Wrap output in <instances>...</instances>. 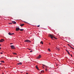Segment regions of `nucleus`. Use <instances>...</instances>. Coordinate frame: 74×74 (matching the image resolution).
Instances as JSON below:
<instances>
[{"mask_svg": "<svg viewBox=\"0 0 74 74\" xmlns=\"http://www.w3.org/2000/svg\"><path fill=\"white\" fill-rule=\"evenodd\" d=\"M12 23H13V24H16V22L15 21H12Z\"/></svg>", "mask_w": 74, "mask_h": 74, "instance_id": "8", "label": "nucleus"}, {"mask_svg": "<svg viewBox=\"0 0 74 74\" xmlns=\"http://www.w3.org/2000/svg\"><path fill=\"white\" fill-rule=\"evenodd\" d=\"M1 62L2 63H4V62L3 61H1Z\"/></svg>", "mask_w": 74, "mask_h": 74, "instance_id": "17", "label": "nucleus"}, {"mask_svg": "<svg viewBox=\"0 0 74 74\" xmlns=\"http://www.w3.org/2000/svg\"><path fill=\"white\" fill-rule=\"evenodd\" d=\"M10 47H11V48L12 49H15V47H14V45H11L10 46Z\"/></svg>", "mask_w": 74, "mask_h": 74, "instance_id": "3", "label": "nucleus"}, {"mask_svg": "<svg viewBox=\"0 0 74 74\" xmlns=\"http://www.w3.org/2000/svg\"><path fill=\"white\" fill-rule=\"evenodd\" d=\"M41 58V55H39L37 57V59H40Z\"/></svg>", "mask_w": 74, "mask_h": 74, "instance_id": "4", "label": "nucleus"}, {"mask_svg": "<svg viewBox=\"0 0 74 74\" xmlns=\"http://www.w3.org/2000/svg\"><path fill=\"white\" fill-rule=\"evenodd\" d=\"M14 33L12 34V35H14Z\"/></svg>", "mask_w": 74, "mask_h": 74, "instance_id": "22", "label": "nucleus"}, {"mask_svg": "<svg viewBox=\"0 0 74 74\" xmlns=\"http://www.w3.org/2000/svg\"><path fill=\"white\" fill-rule=\"evenodd\" d=\"M43 66H45H45H46L45 65H44V64H43Z\"/></svg>", "mask_w": 74, "mask_h": 74, "instance_id": "24", "label": "nucleus"}, {"mask_svg": "<svg viewBox=\"0 0 74 74\" xmlns=\"http://www.w3.org/2000/svg\"><path fill=\"white\" fill-rule=\"evenodd\" d=\"M73 49H74V48H73Z\"/></svg>", "mask_w": 74, "mask_h": 74, "instance_id": "36", "label": "nucleus"}, {"mask_svg": "<svg viewBox=\"0 0 74 74\" xmlns=\"http://www.w3.org/2000/svg\"><path fill=\"white\" fill-rule=\"evenodd\" d=\"M69 47H71V45H69Z\"/></svg>", "mask_w": 74, "mask_h": 74, "instance_id": "23", "label": "nucleus"}, {"mask_svg": "<svg viewBox=\"0 0 74 74\" xmlns=\"http://www.w3.org/2000/svg\"><path fill=\"white\" fill-rule=\"evenodd\" d=\"M0 40L1 42H3V41H4V40L3 39H2Z\"/></svg>", "mask_w": 74, "mask_h": 74, "instance_id": "7", "label": "nucleus"}, {"mask_svg": "<svg viewBox=\"0 0 74 74\" xmlns=\"http://www.w3.org/2000/svg\"><path fill=\"white\" fill-rule=\"evenodd\" d=\"M48 51H49V52L51 51V50L49 49H48Z\"/></svg>", "mask_w": 74, "mask_h": 74, "instance_id": "15", "label": "nucleus"}, {"mask_svg": "<svg viewBox=\"0 0 74 74\" xmlns=\"http://www.w3.org/2000/svg\"><path fill=\"white\" fill-rule=\"evenodd\" d=\"M26 74H29V73H26Z\"/></svg>", "mask_w": 74, "mask_h": 74, "instance_id": "34", "label": "nucleus"}, {"mask_svg": "<svg viewBox=\"0 0 74 74\" xmlns=\"http://www.w3.org/2000/svg\"><path fill=\"white\" fill-rule=\"evenodd\" d=\"M13 43H10V45H11V44H12Z\"/></svg>", "mask_w": 74, "mask_h": 74, "instance_id": "30", "label": "nucleus"}, {"mask_svg": "<svg viewBox=\"0 0 74 74\" xmlns=\"http://www.w3.org/2000/svg\"><path fill=\"white\" fill-rule=\"evenodd\" d=\"M24 42H31V41L29 40H24Z\"/></svg>", "mask_w": 74, "mask_h": 74, "instance_id": "2", "label": "nucleus"}, {"mask_svg": "<svg viewBox=\"0 0 74 74\" xmlns=\"http://www.w3.org/2000/svg\"><path fill=\"white\" fill-rule=\"evenodd\" d=\"M33 51V50H32L31 51H30V52H32Z\"/></svg>", "mask_w": 74, "mask_h": 74, "instance_id": "25", "label": "nucleus"}, {"mask_svg": "<svg viewBox=\"0 0 74 74\" xmlns=\"http://www.w3.org/2000/svg\"><path fill=\"white\" fill-rule=\"evenodd\" d=\"M71 57H73V56L71 54Z\"/></svg>", "mask_w": 74, "mask_h": 74, "instance_id": "29", "label": "nucleus"}, {"mask_svg": "<svg viewBox=\"0 0 74 74\" xmlns=\"http://www.w3.org/2000/svg\"><path fill=\"white\" fill-rule=\"evenodd\" d=\"M56 49H57V50H58V51H59L60 50V48H59L58 47H56Z\"/></svg>", "mask_w": 74, "mask_h": 74, "instance_id": "6", "label": "nucleus"}, {"mask_svg": "<svg viewBox=\"0 0 74 74\" xmlns=\"http://www.w3.org/2000/svg\"><path fill=\"white\" fill-rule=\"evenodd\" d=\"M0 64H1V63H0Z\"/></svg>", "mask_w": 74, "mask_h": 74, "instance_id": "37", "label": "nucleus"}, {"mask_svg": "<svg viewBox=\"0 0 74 74\" xmlns=\"http://www.w3.org/2000/svg\"><path fill=\"white\" fill-rule=\"evenodd\" d=\"M9 25H11V24H12V23H9Z\"/></svg>", "mask_w": 74, "mask_h": 74, "instance_id": "18", "label": "nucleus"}, {"mask_svg": "<svg viewBox=\"0 0 74 74\" xmlns=\"http://www.w3.org/2000/svg\"><path fill=\"white\" fill-rule=\"evenodd\" d=\"M0 49H1V48L0 47Z\"/></svg>", "mask_w": 74, "mask_h": 74, "instance_id": "39", "label": "nucleus"}, {"mask_svg": "<svg viewBox=\"0 0 74 74\" xmlns=\"http://www.w3.org/2000/svg\"><path fill=\"white\" fill-rule=\"evenodd\" d=\"M19 29H20L19 28H17V27H16V31H18V30H19Z\"/></svg>", "mask_w": 74, "mask_h": 74, "instance_id": "5", "label": "nucleus"}, {"mask_svg": "<svg viewBox=\"0 0 74 74\" xmlns=\"http://www.w3.org/2000/svg\"><path fill=\"white\" fill-rule=\"evenodd\" d=\"M29 49V50H31V49Z\"/></svg>", "mask_w": 74, "mask_h": 74, "instance_id": "32", "label": "nucleus"}, {"mask_svg": "<svg viewBox=\"0 0 74 74\" xmlns=\"http://www.w3.org/2000/svg\"><path fill=\"white\" fill-rule=\"evenodd\" d=\"M17 64H18L19 65H20V64H22V62H19Z\"/></svg>", "mask_w": 74, "mask_h": 74, "instance_id": "9", "label": "nucleus"}, {"mask_svg": "<svg viewBox=\"0 0 74 74\" xmlns=\"http://www.w3.org/2000/svg\"><path fill=\"white\" fill-rule=\"evenodd\" d=\"M45 70H46V71H47V69H45Z\"/></svg>", "mask_w": 74, "mask_h": 74, "instance_id": "28", "label": "nucleus"}, {"mask_svg": "<svg viewBox=\"0 0 74 74\" xmlns=\"http://www.w3.org/2000/svg\"><path fill=\"white\" fill-rule=\"evenodd\" d=\"M0 70H1V69H0Z\"/></svg>", "mask_w": 74, "mask_h": 74, "instance_id": "41", "label": "nucleus"}, {"mask_svg": "<svg viewBox=\"0 0 74 74\" xmlns=\"http://www.w3.org/2000/svg\"><path fill=\"white\" fill-rule=\"evenodd\" d=\"M0 53H1V54H3V53L2 52H1Z\"/></svg>", "mask_w": 74, "mask_h": 74, "instance_id": "26", "label": "nucleus"}, {"mask_svg": "<svg viewBox=\"0 0 74 74\" xmlns=\"http://www.w3.org/2000/svg\"><path fill=\"white\" fill-rule=\"evenodd\" d=\"M37 27H40V25H38V26H37Z\"/></svg>", "mask_w": 74, "mask_h": 74, "instance_id": "27", "label": "nucleus"}, {"mask_svg": "<svg viewBox=\"0 0 74 74\" xmlns=\"http://www.w3.org/2000/svg\"><path fill=\"white\" fill-rule=\"evenodd\" d=\"M0 42H1V40H0Z\"/></svg>", "mask_w": 74, "mask_h": 74, "instance_id": "35", "label": "nucleus"}, {"mask_svg": "<svg viewBox=\"0 0 74 74\" xmlns=\"http://www.w3.org/2000/svg\"><path fill=\"white\" fill-rule=\"evenodd\" d=\"M68 45H69V46H70V45H69V44H68Z\"/></svg>", "mask_w": 74, "mask_h": 74, "instance_id": "31", "label": "nucleus"}, {"mask_svg": "<svg viewBox=\"0 0 74 74\" xmlns=\"http://www.w3.org/2000/svg\"><path fill=\"white\" fill-rule=\"evenodd\" d=\"M1 45H0V46H1Z\"/></svg>", "mask_w": 74, "mask_h": 74, "instance_id": "38", "label": "nucleus"}, {"mask_svg": "<svg viewBox=\"0 0 74 74\" xmlns=\"http://www.w3.org/2000/svg\"><path fill=\"white\" fill-rule=\"evenodd\" d=\"M41 73H44V71L43 70L42 71H41Z\"/></svg>", "mask_w": 74, "mask_h": 74, "instance_id": "13", "label": "nucleus"}, {"mask_svg": "<svg viewBox=\"0 0 74 74\" xmlns=\"http://www.w3.org/2000/svg\"><path fill=\"white\" fill-rule=\"evenodd\" d=\"M40 44H43V42H42V41H41L40 42Z\"/></svg>", "mask_w": 74, "mask_h": 74, "instance_id": "16", "label": "nucleus"}, {"mask_svg": "<svg viewBox=\"0 0 74 74\" xmlns=\"http://www.w3.org/2000/svg\"><path fill=\"white\" fill-rule=\"evenodd\" d=\"M13 53V54H14V55H16V53Z\"/></svg>", "mask_w": 74, "mask_h": 74, "instance_id": "20", "label": "nucleus"}, {"mask_svg": "<svg viewBox=\"0 0 74 74\" xmlns=\"http://www.w3.org/2000/svg\"><path fill=\"white\" fill-rule=\"evenodd\" d=\"M66 52H69V51L67 49H66Z\"/></svg>", "mask_w": 74, "mask_h": 74, "instance_id": "21", "label": "nucleus"}, {"mask_svg": "<svg viewBox=\"0 0 74 74\" xmlns=\"http://www.w3.org/2000/svg\"><path fill=\"white\" fill-rule=\"evenodd\" d=\"M68 54H69V55H70V53H69V52L68 51V52H67Z\"/></svg>", "mask_w": 74, "mask_h": 74, "instance_id": "19", "label": "nucleus"}, {"mask_svg": "<svg viewBox=\"0 0 74 74\" xmlns=\"http://www.w3.org/2000/svg\"><path fill=\"white\" fill-rule=\"evenodd\" d=\"M36 67L38 70H38V67L37 66H36Z\"/></svg>", "mask_w": 74, "mask_h": 74, "instance_id": "10", "label": "nucleus"}, {"mask_svg": "<svg viewBox=\"0 0 74 74\" xmlns=\"http://www.w3.org/2000/svg\"><path fill=\"white\" fill-rule=\"evenodd\" d=\"M8 34L9 35H12V34L11 33H10V32H9L8 33Z\"/></svg>", "mask_w": 74, "mask_h": 74, "instance_id": "12", "label": "nucleus"}, {"mask_svg": "<svg viewBox=\"0 0 74 74\" xmlns=\"http://www.w3.org/2000/svg\"><path fill=\"white\" fill-rule=\"evenodd\" d=\"M24 25V24H20V26H23Z\"/></svg>", "mask_w": 74, "mask_h": 74, "instance_id": "11", "label": "nucleus"}, {"mask_svg": "<svg viewBox=\"0 0 74 74\" xmlns=\"http://www.w3.org/2000/svg\"><path fill=\"white\" fill-rule=\"evenodd\" d=\"M20 31H23V29H20Z\"/></svg>", "mask_w": 74, "mask_h": 74, "instance_id": "14", "label": "nucleus"}, {"mask_svg": "<svg viewBox=\"0 0 74 74\" xmlns=\"http://www.w3.org/2000/svg\"><path fill=\"white\" fill-rule=\"evenodd\" d=\"M71 48H72L73 49V47H71Z\"/></svg>", "mask_w": 74, "mask_h": 74, "instance_id": "33", "label": "nucleus"}, {"mask_svg": "<svg viewBox=\"0 0 74 74\" xmlns=\"http://www.w3.org/2000/svg\"><path fill=\"white\" fill-rule=\"evenodd\" d=\"M2 74H4V73H2Z\"/></svg>", "mask_w": 74, "mask_h": 74, "instance_id": "40", "label": "nucleus"}, {"mask_svg": "<svg viewBox=\"0 0 74 74\" xmlns=\"http://www.w3.org/2000/svg\"><path fill=\"white\" fill-rule=\"evenodd\" d=\"M49 37H51V39H52V40H53V38H55V39H57V38H55V37L53 36V35L49 34Z\"/></svg>", "mask_w": 74, "mask_h": 74, "instance_id": "1", "label": "nucleus"}]
</instances>
